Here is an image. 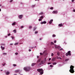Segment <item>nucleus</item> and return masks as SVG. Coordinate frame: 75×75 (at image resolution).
Wrapping results in <instances>:
<instances>
[{"instance_id":"nucleus-51","label":"nucleus","mask_w":75,"mask_h":75,"mask_svg":"<svg viewBox=\"0 0 75 75\" xmlns=\"http://www.w3.org/2000/svg\"><path fill=\"white\" fill-rule=\"evenodd\" d=\"M54 43H56V40L54 41Z\"/></svg>"},{"instance_id":"nucleus-25","label":"nucleus","mask_w":75,"mask_h":75,"mask_svg":"<svg viewBox=\"0 0 75 75\" xmlns=\"http://www.w3.org/2000/svg\"><path fill=\"white\" fill-rule=\"evenodd\" d=\"M40 59H39V60H38V61H37V62H40Z\"/></svg>"},{"instance_id":"nucleus-26","label":"nucleus","mask_w":75,"mask_h":75,"mask_svg":"<svg viewBox=\"0 0 75 75\" xmlns=\"http://www.w3.org/2000/svg\"><path fill=\"white\" fill-rule=\"evenodd\" d=\"M5 65V63H2V66H4Z\"/></svg>"},{"instance_id":"nucleus-5","label":"nucleus","mask_w":75,"mask_h":75,"mask_svg":"<svg viewBox=\"0 0 75 75\" xmlns=\"http://www.w3.org/2000/svg\"><path fill=\"white\" fill-rule=\"evenodd\" d=\"M46 23V22L45 21H44V22H41V24H45Z\"/></svg>"},{"instance_id":"nucleus-62","label":"nucleus","mask_w":75,"mask_h":75,"mask_svg":"<svg viewBox=\"0 0 75 75\" xmlns=\"http://www.w3.org/2000/svg\"><path fill=\"white\" fill-rule=\"evenodd\" d=\"M14 75H17V74H14Z\"/></svg>"},{"instance_id":"nucleus-6","label":"nucleus","mask_w":75,"mask_h":75,"mask_svg":"<svg viewBox=\"0 0 75 75\" xmlns=\"http://www.w3.org/2000/svg\"><path fill=\"white\" fill-rule=\"evenodd\" d=\"M10 74V73L8 71H6V72H5V74H6V75H8L9 74Z\"/></svg>"},{"instance_id":"nucleus-56","label":"nucleus","mask_w":75,"mask_h":75,"mask_svg":"<svg viewBox=\"0 0 75 75\" xmlns=\"http://www.w3.org/2000/svg\"><path fill=\"white\" fill-rule=\"evenodd\" d=\"M49 59V60H51V58H49V59Z\"/></svg>"},{"instance_id":"nucleus-23","label":"nucleus","mask_w":75,"mask_h":75,"mask_svg":"<svg viewBox=\"0 0 75 75\" xmlns=\"http://www.w3.org/2000/svg\"><path fill=\"white\" fill-rule=\"evenodd\" d=\"M59 53L58 52V53H57V55L58 56H59Z\"/></svg>"},{"instance_id":"nucleus-46","label":"nucleus","mask_w":75,"mask_h":75,"mask_svg":"<svg viewBox=\"0 0 75 75\" xmlns=\"http://www.w3.org/2000/svg\"><path fill=\"white\" fill-rule=\"evenodd\" d=\"M42 54H43L41 53H40V55H42Z\"/></svg>"},{"instance_id":"nucleus-3","label":"nucleus","mask_w":75,"mask_h":75,"mask_svg":"<svg viewBox=\"0 0 75 75\" xmlns=\"http://www.w3.org/2000/svg\"><path fill=\"white\" fill-rule=\"evenodd\" d=\"M23 70H24L25 71H29L30 70V67H24L23 68Z\"/></svg>"},{"instance_id":"nucleus-60","label":"nucleus","mask_w":75,"mask_h":75,"mask_svg":"<svg viewBox=\"0 0 75 75\" xmlns=\"http://www.w3.org/2000/svg\"><path fill=\"white\" fill-rule=\"evenodd\" d=\"M41 40V38H40V40Z\"/></svg>"},{"instance_id":"nucleus-29","label":"nucleus","mask_w":75,"mask_h":75,"mask_svg":"<svg viewBox=\"0 0 75 75\" xmlns=\"http://www.w3.org/2000/svg\"><path fill=\"white\" fill-rule=\"evenodd\" d=\"M36 28H34V29H33V31H35V30H36Z\"/></svg>"},{"instance_id":"nucleus-34","label":"nucleus","mask_w":75,"mask_h":75,"mask_svg":"<svg viewBox=\"0 0 75 75\" xmlns=\"http://www.w3.org/2000/svg\"><path fill=\"white\" fill-rule=\"evenodd\" d=\"M53 55H54V54H53V53H51V57H53Z\"/></svg>"},{"instance_id":"nucleus-38","label":"nucleus","mask_w":75,"mask_h":75,"mask_svg":"<svg viewBox=\"0 0 75 75\" xmlns=\"http://www.w3.org/2000/svg\"><path fill=\"white\" fill-rule=\"evenodd\" d=\"M41 21V19H39V21Z\"/></svg>"},{"instance_id":"nucleus-47","label":"nucleus","mask_w":75,"mask_h":75,"mask_svg":"<svg viewBox=\"0 0 75 75\" xmlns=\"http://www.w3.org/2000/svg\"><path fill=\"white\" fill-rule=\"evenodd\" d=\"M7 35L8 36H10V33L8 34V35Z\"/></svg>"},{"instance_id":"nucleus-30","label":"nucleus","mask_w":75,"mask_h":75,"mask_svg":"<svg viewBox=\"0 0 75 75\" xmlns=\"http://www.w3.org/2000/svg\"><path fill=\"white\" fill-rule=\"evenodd\" d=\"M37 33H38V31H35V34H36Z\"/></svg>"},{"instance_id":"nucleus-20","label":"nucleus","mask_w":75,"mask_h":75,"mask_svg":"<svg viewBox=\"0 0 75 75\" xmlns=\"http://www.w3.org/2000/svg\"><path fill=\"white\" fill-rule=\"evenodd\" d=\"M18 71H19V70H18L15 71V72H18Z\"/></svg>"},{"instance_id":"nucleus-50","label":"nucleus","mask_w":75,"mask_h":75,"mask_svg":"<svg viewBox=\"0 0 75 75\" xmlns=\"http://www.w3.org/2000/svg\"><path fill=\"white\" fill-rule=\"evenodd\" d=\"M21 28H23V26H22L21 27Z\"/></svg>"},{"instance_id":"nucleus-17","label":"nucleus","mask_w":75,"mask_h":75,"mask_svg":"<svg viewBox=\"0 0 75 75\" xmlns=\"http://www.w3.org/2000/svg\"><path fill=\"white\" fill-rule=\"evenodd\" d=\"M1 45L5 46V44H4V43H2V44H1Z\"/></svg>"},{"instance_id":"nucleus-44","label":"nucleus","mask_w":75,"mask_h":75,"mask_svg":"<svg viewBox=\"0 0 75 75\" xmlns=\"http://www.w3.org/2000/svg\"><path fill=\"white\" fill-rule=\"evenodd\" d=\"M18 53H15V54L16 55H18Z\"/></svg>"},{"instance_id":"nucleus-49","label":"nucleus","mask_w":75,"mask_h":75,"mask_svg":"<svg viewBox=\"0 0 75 75\" xmlns=\"http://www.w3.org/2000/svg\"><path fill=\"white\" fill-rule=\"evenodd\" d=\"M4 7L3 6H1V8H3Z\"/></svg>"},{"instance_id":"nucleus-11","label":"nucleus","mask_w":75,"mask_h":75,"mask_svg":"<svg viewBox=\"0 0 75 75\" xmlns=\"http://www.w3.org/2000/svg\"><path fill=\"white\" fill-rule=\"evenodd\" d=\"M46 51H45L44 52V54H45V55H46L47 54V53H46Z\"/></svg>"},{"instance_id":"nucleus-18","label":"nucleus","mask_w":75,"mask_h":75,"mask_svg":"<svg viewBox=\"0 0 75 75\" xmlns=\"http://www.w3.org/2000/svg\"><path fill=\"white\" fill-rule=\"evenodd\" d=\"M15 24H16V22L13 23H12V25H15Z\"/></svg>"},{"instance_id":"nucleus-12","label":"nucleus","mask_w":75,"mask_h":75,"mask_svg":"<svg viewBox=\"0 0 75 75\" xmlns=\"http://www.w3.org/2000/svg\"><path fill=\"white\" fill-rule=\"evenodd\" d=\"M35 64H36L35 63H32V65H31V66H32V67H33L34 66V65H35Z\"/></svg>"},{"instance_id":"nucleus-10","label":"nucleus","mask_w":75,"mask_h":75,"mask_svg":"<svg viewBox=\"0 0 75 75\" xmlns=\"http://www.w3.org/2000/svg\"><path fill=\"white\" fill-rule=\"evenodd\" d=\"M54 58H56V59H61V57H58V56H57L55 57H54Z\"/></svg>"},{"instance_id":"nucleus-45","label":"nucleus","mask_w":75,"mask_h":75,"mask_svg":"<svg viewBox=\"0 0 75 75\" xmlns=\"http://www.w3.org/2000/svg\"><path fill=\"white\" fill-rule=\"evenodd\" d=\"M68 61V59H66V61Z\"/></svg>"},{"instance_id":"nucleus-48","label":"nucleus","mask_w":75,"mask_h":75,"mask_svg":"<svg viewBox=\"0 0 75 75\" xmlns=\"http://www.w3.org/2000/svg\"><path fill=\"white\" fill-rule=\"evenodd\" d=\"M12 1H13V0H10V2H12Z\"/></svg>"},{"instance_id":"nucleus-28","label":"nucleus","mask_w":75,"mask_h":75,"mask_svg":"<svg viewBox=\"0 0 75 75\" xmlns=\"http://www.w3.org/2000/svg\"><path fill=\"white\" fill-rule=\"evenodd\" d=\"M40 18H41V19L43 18V16H41V17H40Z\"/></svg>"},{"instance_id":"nucleus-53","label":"nucleus","mask_w":75,"mask_h":75,"mask_svg":"<svg viewBox=\"0 0 75 75\" xmlns=\"http://www.w3.org/2000/svg\"><path fill=\"white\" fill-rule=\"evenodd\" d=\"M73 12H75V10H73Z\"/></svg>"},{"instance_id":"nucleus-36","label":"nucleus","mask_w":75,"mask_h":75,"mask_svg":"<svg viewBox=\"0 0 75 75\" xmlns=\"http://www.w3.org/2000/svg\"><path fill=\"white\" fill-rule=\"evenodd\" d=\"M53 36V37H55L56 36V35H53V36Z\"/></svg>"},{"instance_id":"nucleus-27","label":"nucleus","mask_w":75,"mask_h":75,"mask_svg":"<svg viewBox=\"0 0 75 75\" xmlns=\"http://www.w3.org/2000/svg\"><path fill=\"white\" fill-rule=\"evenodd\" d=\"M50 67H53V65H50Z\"/></svg>"},{"instance_id":"nucleus-14","label":"nucleus","mask_w":75,"mask_h":75,"mask_svg":"<svg viewBox=\"0 0 75 75\" xmlns=\"http://www.w3.org/2000/svg\"><path fill=\"white\" fill-rule=\"evenodd\" d=\"M56 60V58H52V61H54Z\"/></svg>"},{"instance_id":"nucleus-63","label":"nucleus","mask_w":75,"mask_h":75,"mask_svg":"<svg viewBox=\"0 0 75 75\" xmlns=\"http://www.w3.org/2000/svg\"><path fill=\"white\" fill-rule=\"evenodd\" d=\"M63 0V1H64V0Z\"/></svg>"},{"instance_id":"nucleus-57","label":"nucleus","mask_w":75,"mask_h":75,"mask_svg":"<svg viewBox=\"0 0 75 75\" xmlns=\"http://www.w3.org/2000/svg\"><path fill=\"white\" fill-rule=\"evenodd\" d=\"M39 58V56H37V58Z\"/></svg>"},{"instance_id":"nucleus-58","label":"nucleus","mask_w":75,"mask_h":75,"mask_svg":"<svg viewBox=\"0 0 75 75\" xmlns=\"http://www.w3.org/2000/svg\"><path fill=\"white\" fill-rule=\"evenodd\" d=\"M13 45V44H10V45Z\"/></svg>"},{"instance_id":"nucleus-19","label":"nucleus","mask_w":75,"mask_h":75,"mask_svg":"<svg viewBox=\"0 0 75 75\" xmlns=\"http://www.w3.org/2000/svg\"><path fill=\"white\" fill-rule=\"evenodd\" d=\"M1 48L2 50H4V47H2V46H1Z\"/></svg>"},{"instance_id":"nucleus-1","label":"nucleus","mask_w":75,"mask_h":75,"mask_svg":"<svg viewBox=\"0 0 75 75\" xmlns=\"http://www.w3.org/2000/svg\"><path fill=\"white\" fill-rule=\"evenodd\" d=\"M37 71L39 72H40V74H41V75L43 73V70H42V69H37Z\"/></svg>"},{"instance_id":"nucleus-9","label":"nucleus","mask_w":75,"mask_h":75,"mask_svg":"<svg viewBox=\"0 0 75 75\" xmlns=\"http://www.w3.org/2000/svg\"><path fill=\"white\" fill-rule=\"evenodd\" d=\"M21 18H22V15H21L19 16V18L20 19H21Z\"/></svg>"},{"instance_id":"nucleus-42","label":"nucleus","mask_w":75,"mask_h":75,"mask_svg":"<svg viewBox=\"0 0 75 75\" xmlns=\"http://www.w3.org/2000/svg\"><path fill=\"white\" fill-rule=\"evenodd\" d=\"M46 60V58H45V59H44V61H45Z\"/></svg>"},{"instance_id":"nucleus-37","label":"nucleus","mask_w":75,"mask_h":75,"mask_svg":"<svg viewBox=\"0 0 75 75\" xmlns=\"http://www.w3.org/2000/svg\"><path fill=\"white\" fill-rule=\"evenodd\" d=\"M51 45H54V43H53V42H51Z\"/></svg>"},{"instance_id":"nucleus-54","label":"nucleus","mask_w":75,"mask_h":75,"mask_svg":"<svg viewBox=\"0 0 75 75\" xmlns=\"http://www.w3.org/2000/svg\"><path fill=\"white\" fill-rule=\"evenodd\" d=\"M5 38H7V36H5Z\"/></svg>"},{"instance_id":"nucleus-35","label":"nucleus","mask_w":75,"mask_h":75,"mask_svg":"<svg viewBox=\"0 0 75 75\" xmlns=\"http://www.w3.org/2000/svg\"><path fill=\"white\" fill-rule=\"evenodd\" d=\"M31 28H32V26H29V29H30Z\"/></svg>"},{"instance_id":"nucleus-16","label":"nucleus","mask_w":75,"mask_h":75,"mask_svg":"<svg viewBox=\"0 0 75 75\" xmlns=\"http://www.w3.org/2000/svg\"><path fill=\"white\" fill-rule=\"evenodd\" d=\"M59 25V26L62 27V24H59V25Z\"/></svg>"},{"instance_id":"nucleus-32","label":"nucleus","mask_w":75,"mask_h":75,"mask_svg":"<svg viewBox=\"0 0 75 75\" xmlns=\"http://www.w3.org/2000/svg\"><path fill=\"white\" fill-rule=\"evenodd\" d=\"M42 14H43V13L42 12H41V13H40V14L42 15Z\"/></svg>"},{"instance_id":"nucleus-7","label":"nucleus","mask_w":75,"mask_h":75,"mask_svg":"<svg viewBox=\"0 0 75 75\" xmlns=\"http://www.w3.org/2000/svg\"><path fill=\"white\" fill-rule=\"evenodd\" d=\"M58 13L57 11H53V12H52V13L53 14H57V13Z\"/></svg>"},{"instance_id":"nucleus-41","label":"nucleus","mask_w":75,"mask_h":75,"mask_svg":"<svg viewBox=\"0 0 75 75\" xmlns=\"http://www.w3.org/2000/svg\"><path fill=\"white\" fill-rule=\"evenodd\" d=\"M47 64L48 65L51 64V63H50V62L48 63Z\"/></svg>"},{"instance_id":"nucleus-13","label":"nucleus","mask_w":75,"mask_h":75,"mask_svg":"<svg viewBox=\"0 0 75 75\" xmlns=\"http://www.w3.org/2000/svg\"><path fill=\"white\" fill-rule=\"evenodd\" d=\"M55 47L57 48V49H59V48H61V47L59 46L56 47V46H55Z\"/></svg>"},{"instance_id":"nucleus-4","label":"nucleus","mask_w":75,"mask_h":75,"mask_svg":"<svg viewBox=\"0 0 75 75\" xmlns=\"http://www.w3.org/2000/svg\"><path fill=\"white\" fill-rule=\"evenodd\" d=\"M71 55V54L70 53V51H69V52H67V54H66V56H67L68 55L70 56Z\"/></svg>"},{"instance_id":"nucleus-31","label":"nucleus","mask_w":75,"mask_h":75,"mask_svg":"<svg viewBox=\"0 0 75 75\" xmlns=\"http://www.w3.org/2000/svg\"><path fill=\"white\" fill-rule=\"evenodd\" d=\"M50 10H53V7L50 8Z\"/></svg>"},{"instance_id":"nucleus-24","label":"nucleus","mask_w":75,"mask_h":75,"mask_svg":"<svg viewBox=\"0 0 75 75\" xmlns=\"http://www.w3.org/2000/svg\"><path fill=\"white\" fill-rule=\"evenodd\" d=\"M32 8H34V7H35V5H32Z\"/></svg>"},{"instance_id":"nucleus-2","label":"nucleus","mask_w":75,"mask_h":75,"mask_svg":"<svg viewBox=\"0 0 75 75\" xmlns=\"http://www.w3.org/2000/svg\"><path fill=\"white\" fill-rule=\"evenodd\" d=\"M73 68H74V67L73 66H70V70H69V72L70 73H74V70H73Z\"/></svg>"},{"instance_id":"nucleus-15","label":"nucleus","mask_w":75,"mask_h":75,"mask_svg":"<svg viewBox=\"0 0 75 75\" xmlns=\"http://www.w3.org/2000/svg\"><path fill=\"white\" fill-rule=\"evenodd\" d=\"M57 64V63L56 62H54L53 63H52V64L53 65H56V64Z\"/></svg>"},{"instance_id":"nucleus-40","label":"nucleus","mask_w":75,"mask_h":75,"mask_svg":"<svg viewBox=\"0 0 75 75\" xmlns=\"http://www.w3.org/2000/svg\"><path fill=\"white\" fill-rule=\"evenodd\" d=\"M13 66H14V67H16V65L15 64H13Z\"/></svg>"},{"instance_id":"nucleus-52","label":"nucleus","mask_w":75,"mask_h":75,"mask_svg":"<svg viewBox=\"0 0 75 75\" xmlns=\"http://www.w3.org/2000/svg\"><path fill=\"white\" fill-rule=\"evenodd\" d=\"M71 1H72V2H73V1H74V0H71Z\"/></svg>"},{"instance_id":"nucleus-33","label":"nucleus","mask_w":75,"mask_h":75,"mask_svg":"<svg viewBox=\"0 0 75 75\" xmlns=\"http://www.w3.org/2000/svg\"><path fill=\"white\" fill-rule=\"evenodd\" d=\"M13 32H14V33H16V30H14L13 31Z\"/></svg>"},{"instance_id":"nucleus-61","label":"nucleus","mask_w":75,"mask_h":75,"mask_svg":"<svg viewBox=\"0 0 75 75\" xmlns=\"http://www.w3.org/2000/svg\"><path fill=\"white\" fill-rule=\"evenodd\" d=\"M1 71H2V70H1Z\"/></svg>"},{"instance_id":"nucleus-64","label":"nucleus","mask_w":75,"mask_h":75,"mask_svg":"<svg viewBox=\"0 0 75 75\" xmlns=\"http://www.w3.org/2000/svg\"><path fill=\"white\" fill-rule=\"evenodd\" d=\"M21 75H22L21 74Z\"/></svg>"},{"instance_id":"nucleus-22","label":"nucleus","mask_w":75,"mask_h":75,"mask_svg":"<svg viewBox=\"0 0 75 75\" xmlns=\"http://www.w3.org/2000/svg\"><path fill=\"white\" fill-rule=\"evenodd\" d=\"M18 43H16L15 44H14V45H18Z\"/></svg>"},{"instance_id":"nucleus-43","label":"nucleus","mask_w":75,"mask_h":75,"mask_svg":"<svg viewBox=\"0 0 75 75\" xmlns=\"http://www.w3.org/2000/svg\"><path fill=\"white\" fill-rule=\"evenodd\" d=\"M60 50V51L62 50V48L61 49H60V50Z\"/></svg>"},{"instance_id":"nucleus-8","label":"nucleus","mask_w":75,"mask_h":75,"mask_svg":"<svg viewBox=\"0 0 75 75\" xmlns=\"http://www.w3.org/2000/svg\"><path fill=\"white\" fill-rule=\"evenodd\" d=\"M53 22V20H50V21H49V24H51L52 23V22Z\"/></svg>"},{"instance_id":"nucleus-39","label":"nucleus","mask_w":75,"mask_h":75,"mask_svg":"<svg viewBox=\"0 0 75 75\" xmlns=\"http://www.w3.org/2000/svg\"><path fill=\"white\" fill-rule=\"evenodd\" d=\"M11 38H12V39H14V37L11 36Z\"/></svg>"},{"instance_id":"nucleus-55","label":"nucleus","mask_w":75,"mask_h":75,"mask_svg":"<svg viewBox=\"0 0 75 75\" xmlns=\"http://www.w3.org/2000/svg\"><path fill=\"white\" fill-rule=\"evenodd\" d=\"M28 51H29V52L31 51V50L29 49V50H28Z\"/></svg>"},{"instance_id":"nucleus-59","label":"nucleus","mask_w":75,"mask_h":75,"mask_svg":"<svg viewBox=\"0 0 75 75\" xmlns=\"http://www.w3.org/2000/svg\"><path fill=\"white\" fill-rule=\"evenodd\" d=\"M39 0H35V1H39Z\"/></svg>"},{"instance_id":"nucleus-21","label":"nucleus","mask_w":75,"mask_h":75,"mask_svg":"<svg viewBox=\"0 0 75 75\" xmlns=\"http://www.w3.org/2000/svg\"><path fill=\"white\" fill-rule=\"evenodd\" d=\"M6 53H2V55H6Z\"/></svg>"}]
</instances>
